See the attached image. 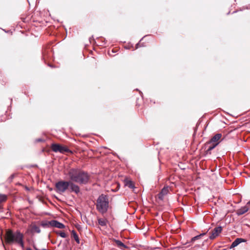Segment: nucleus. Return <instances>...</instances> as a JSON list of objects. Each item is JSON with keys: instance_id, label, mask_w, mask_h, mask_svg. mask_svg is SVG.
Masks as SVG:
<instances>
[{"instance_id": "obj_20", "label": "nucleus", "mask_w": 250, "mask_h": 250, "mask_svg": "<svg viewBox=\"0 0 250 250\" xmlns=\"http://www.w3.org/2000/svg\"><path fill=\"white\" fill-rule=\"evenodd\" d=\"M32 231L33 232H36L37 233H40L41 232V229L38 226L36 225L33 226L32 228Z\"/></svg>"}, {"instance_id": "obj_15", "label": "nucleus", "mask_w": 250, "mask_h": 250, "mask_svg": "<svg viewBox=\"0 0 250 250\" xmlns=\"http://www.w3.org/2000/svg\"><path fill=\"white\" fill-rule=\"evenodd\" d=\"M7 195L3 194H0V209L2 208L1 203L4 202L7 200Z\"/></svg>"}, {"instance_id": "obj_12", "label": "nucleus", "mask_w": 250, "mask_h": 250, "mask_svg": "<svg viewBox=\"0 0 250 250\" xmlns=\"http://www.w3.org/2000/svg\"><path fill=\"white\" fill-rule=\"evenodd\" d=\"M169 191V189L168 187H164L161 190V192L158 194V198L161 200H163L164 197L166 195Z\"/></svg>"}, {"instance_id": "obj_19", "label": "nucleus", "mask_w": 250, "mask_h": 250, "mask_svg": "<svg viewBox=\"0 0 250 250\" xmlns=\"http://www.w3.org/2000/svg\"><path fill=\"white\" fill-rule=\"evenodd\" d=\"M116 243L117 245V246L122 249H123V248H125V246L124 245V244L119 240H116Z\"/></svg>"}, {"instance_id": "obj_24", "label": "nucleus", "mask_w": 250, "mask_h": 250, "mask_svg": "<svg viewBox=\"0 0 250 250\" xmlns=\"http://www.w3.org/2000/svg\"><path fill=\"white\" fill-rule=\"evenodd\" d=\"M44 141V140L42 139H41V138H39V139H37L36 140L35 142L36 143H38V142H43Z\"/></svg>"}, {"instance_id": "obj_10", "label": "nucleus", "mask_w": 250, "mask_h": 250, "mask_svg": "<svg viewBox=\"0 0 250 250\" xmlns=\"http://www.w3.org/2000/svg\"><path fill=\"white\" fill-rule=\"evenodd\" d=\"M17 244H18L22 249L24 248V243L23 241V235L17 231Z\"/></svg>"}, {"instance_id": "obj_4", "label": "nucleus", "mask_w": 250, "mask_h": 250, "mask_svg": "<svg viewBox=\"0 0 250 250\" xmlns=\"http://www.w3.org/2000/svg\"><path fill=\"white\" fill-rule=\"evenodd\" d=\"M51 149L55 152H60L64 154L65 153H72V151L70 150L67 146H62L58 144H52L51 146Z\"/></svg>"}, {"instance_id": "obj_22", "label": "nucleus", "mask_w": 250, "mask_h": 250, "mask_svg": "<svg viewBox=\"0 0 250 250\" xmlns=\"http://www.w3.org/2000/svg\"><path fill=\"white\" fill-rule=\"evenodd\" d=\"M56 233L59 235L62 238H66L67 237L66 234L63 231H58L56 232Z\"/></svg>"}, {"instance_id": "obj_8", "label": "nucleus", "mask_w": 250, "mask_h": 250, "mask_svg": "<svg viewBox=\"0 0 250 250\" xmlns=\"http://www.w3.org/2000/svg\"><path fill=\"white\" fill-rule=\"evenodd\" d=\"M249 209H250V205L247 203L246 206L238 209L237 210L236 213L238 215H241L247 212Z\"/></svg>"}, {"instance_id": "obj_1", "label": "nucleus", "mask_w": 250, "mask_h": 250, "mask_svg": "<svg viewBox=\"0 0 250 250\" xmlns=\"http://www.w3.org/2000/svg\"><path fill=\"white\" fill-rule=\"evenodd\" d=\"M70 180L80 184H86L89 179L88 173L78 168H71L68 172Z\"/></svg>"}, {"instance_id": "obj_25", "label": "nucleus", "mask_w": 250, "mask_h": 250, "mask_svg": "<svg viewBox=\"0 0 250 250\" xmlns=\"http://www.w3.org/2000/svg\"><path fill=\"white\" fill-rule=\"evenodd\" d=\"M34 248H35V249L36 250H46V249L39 250V249H37V248H35V247H34Z\"/></svg>"}, {"instance_id": "obj_5", "label": "nucleus", "mask_w": 250, "mask_h": 250, "mask_svg": "<svg viewBox=\"0 0 250 250\" xmlns=\"http://www.w3.org/2000/svg\"><path fill=\"white\" fill-rule=\"evenodd\" d=\"M6 242L7 244H11L16 241V234L11 230H8L6 234Z\"/></svg>"}, {"instance_id": "obj_2", "label": "nucleus", "mask_w": 250, "mask_h": 250, "mask_svg": "<svg viewBox=\"0 0 250 250\" xmlns=\"http://www.w3.org/2000/svg\"><path fill=\"white\" fill-rule=\"evenodd\" d=\"M97 210L101 214L105 213L109 208V199L106 195L102 194L97 200L96 204Z\"/></svg>"}, {"instance_id": "obj_6", "label": "nucleus", "mask_w": 250, "mask_h": 250, "mask_svg": "<svg viewBox=\"0 0 250 250\" xmlns=\"http://www.w3.org/2000/svg\"><path fill=\"white\" fill-rule=\"evenodd\" d=\"M218 146L217 143L211 142L210 140L205 144V147L207 149L206 153L211 154V151Z\"/></svg>"}, {"instance_id": "obj_13", "label": "nucleus", "mask_w": 250, "mask_h": 250, "mask_svg": "<svg viewBox=\"0 0 250 250\" xmlns=\"http://www.w3.org/2000/svg\"><path fill=\"white\" fill-rule=\"evenodd\" d=\"M222 136V135L220 133L216 134L210 140V141H211V142L217 143V145H218L220 142V140Z\"/></svg>"}, {"instance_id": "obj_14", "label": "nucleus", "mask_w": 250, "mask_h": 250, "mask_svg": "<svg viewBox=\"0 0 250 250\" xmlns=\"http://www.w3.org/2000/svg\"><path fill=\"white\" fill-rule=\"evenodd\" d=\"M246 242V240L244 239L241 238H238L236 239L231 244L230 246V248H233L235 247H236L237 245H238L241 242Z\"/></svg>"}, {"instance_id": "obj_27", "label": "nucleus", "mask_w": 250, "mask_h": 250, "mask_svg": "<svg viewBox=\"0 0 250 250\" xmlns=\"http://www.w3.org/2000/svg\"><path fill=\"white\" fill-rule=\"evenodd\" d=\"M248 203L250 205V201Z\"/></svg>"}, {"instance_id": "obj_17", "label": "nucleus", "mask_w": 250, "mask_h": 250, "mask_svg": "<svg viewBox=\"0 0 250 250\" xmlns=\"http://www.w3.org/2000/svg\"><path fill=\"white\" fill-rule=\"evenodd\" d=\"M108 221L105 219L99 218L98 219V223L101 226H105L107 224Z\"/></svg>"}, {"instance_id": "obj_3", "label": "nucleus", "mask_w": 250, "mask_h": 250, "mask_svg": "<svg viewBox=\"0 0 250 250\" xmlns=\"http://www.w3.org/2000/svg\"><path fill=\"white\" fill-rule=\"evenodd\" d=\"M70 181H60L55 184L56 191L62 194L64 193L69 188Z\"/></svg>"}, {"instance_id": "obj_26", "label": "nucleus", "mask_w": 250, "mask_h": 250, "mask_svg": "<svg viewBox=\"0 0 250 250\" xmlns=\"http://www.w3.org/2000/svg\"><path fill=\"white\" fill-rule=\"evenodd\" d=\"M26 250H32L31 249H30V248H27L26 249Z\"/></svg>"}, {"instance_id": "obj_23", "label": "nucleus", "mask_w": 250, "mask_h": 250, "mask_svg": "<svg viewBox=\"0 0 250 250\" xmlns=\"http://www.w3.org/2000/svg\"><path fill=\"white\" fill-rule=\"evenodd\" d=\"M14 176H15V174L14 173L12 174L11 175L10 177L8 179V181H9V182H10L12 181V180L14 178Z\"/></svg>"}, {"instance_id": "obj_18", "label": "nucleus", "mask_w": 250, "mask_h": 250, "mask_svg": "<svg viewBox=\"0 0 250 250\" xmlns=\"http://www.w3.org/2000/svg\"><path fill=\"white\" fill-rule=\"evenodd\" d=\"M71 233H72V235L74 239H75V240L76 241V242L78 244H79L80 243V240H79V238L78 235L77 234L75 230H73L72 231Z\"/></svg>"}, {"instance_id": "obj_16", "label": "nucleus", "mask_w": 250, "mask_h": 250, "mask_svg": "<svg viewBox=\"0 0 250 250\" xmlns=\"http://www.w3.org/2000/svg\"><path fill=\"white\" fill-rule=\"evenodd\" d=\"M125 186L128 187V188H134V185L133 183L129 180H125Z\"/></svg>"}, {"instance_id": "obj_21", "label": "nucleus", "mask_w": 250, "mask_h": 250, "mask_svg": "<svg viewBox=\"0 0 250 250\" xmlns=\"http://www.w3.org/2000/svg\"><path fill=\"white\" fill-rule=\"evenodd\" d=\"M205 234V233H202V234H200V235H197L194 237H193L191 240V242H194L195 240H198L200 238L201 236H203Z\"/></svg>"}, {"instance_id": "obj_7", "label": "nucleus", "mask_w": 250, "mask_h": 250, "mask_svg": "<svg viewBox=\"0 0 250 250\" xmlns=\"http://www.w3.org/2000/svg\"><path fill=\"white\" fill-rule=\"evenodd\" d=\"M222 230V228L221 227H217L215 228L211 232V235L209 236V238L210 239H213L216 238L219 233L221 232Z\"/></svg>"}, {"instance_id": "obj_11", "label": "nucleus", "mask_w": 250, "mask_h": 250, "mask_svg": "<svg viewBox=\"0 0 250 250\" xmlns=\"http://www.w3.org/2000/svg\"><path fill=\"white\" fill-rule=\"evenodd\" d=\"M50 225L52 227H56L59 229H63L65 227V226L56 220H52L49 222Z\"/></svg>"}, {"instance_id": "obj_9", "label": "nucleus", "mask_w": 250, "mask_h": 250, "mask_svg": "<svg viewBox=\"0 0 250 250\" xmlns=\"http://www.w3.org/2000/svg\"><path fill=\"white\" fill-rule=\"evenodd\" d=\"M73 182L71 180L70 181V185L69 186L70 191V192H74L75 193L78 194L80 192V188Z\"/></svg>"}]
</instances>
